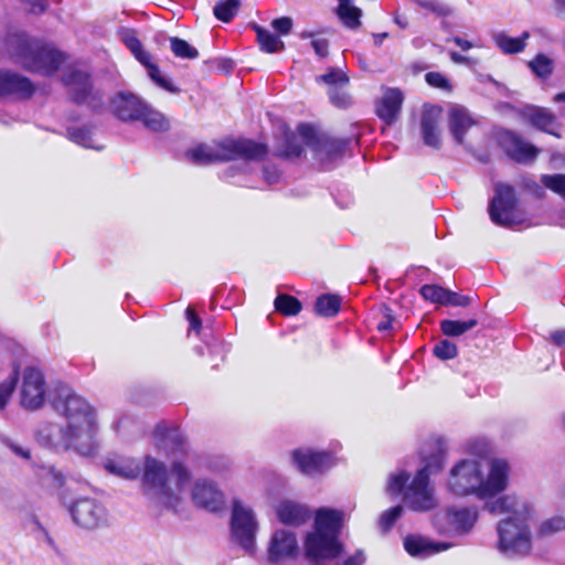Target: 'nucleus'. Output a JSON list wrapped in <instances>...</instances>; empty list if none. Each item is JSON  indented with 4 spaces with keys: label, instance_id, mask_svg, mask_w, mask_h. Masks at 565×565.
<instances>
[{
    "label": "nucleus",
    "instance_id": "obj_17",
    "mask_svg": "<svg viewBox=\"0 0 565 565\" xmlns=\"http://www.w3.org/2000/svg\"><path fill=\"white\" fill-rule=\"evenodd\" d=\"M500 145L511 159L521 163L533 161L539 153L536 147L526 142L513 131L502 132L500 135Z\"/></svg>",
    "mask_w": 565,
    "mask_h": 565
},
{
    "label": "nucleus",
    "instance_id": "obj_57",
    "mask_svg": "<svg viewBox=\"0 0 565 565\" xmlns=\"http://www.w3.org/2000/svg\"><path fill=\"white\" fill-rule=\"evenodd\" d=\"M297 131L305 145L316 149L318 148L320 142H318V137L312 126L308 124H300L297 128Z\"/></svg>",
    "mask_w": 565,
    "mask_h": 565
},
{
    "label": "nucleus",
    "instance_id": "obj_16",
    "mask_svg": "<svg viewBox=\"0 0 565 565\" xmlns=\"http://www.w3.org/2000/svg\"><path fill=\"white\" fill-rule=\"evenodd\" d=\"M518 114L522 119L530 122L536 129L553 135L557 138L561 137V135L556 131V129L559 127V124L555 114L550 109L534 105H525L518 109Z\"/></svg>",
    "mask_w": 565,
    "mask_h": 565
},
{
    "label": "nucleus",
    "instance_id": "obj_26",
    "mask_svg": "<svg viewBox=\"0 0 565 565\" xmlns=\"http://www.w3.org/2000/svg\"><path fill=\"white\" fill-rule=\"evenodd\" d=\"M451 545L449 543H433L422 536L408 535L404 539L406 552L414 557H428L441 551H446Z\"/></svg>",
    "mask_w": 565,
    "mask_h": 565
},
{
    "label": "nucleus",
    "instance_id": "obj_58",
    "mask_svg": "<svg viewBox=\"0 0 565 565\" xmlns=\"http://www.w3.org/2000/svg\"><path fill=\"white\" fill-rule=\"evenodd\" d=\"M328 94L330 102L335 107L347 108L350 105V96L342 90V87H330Z\"/></svg>",
    "mask_w": 565,
    "mask_h": 565
},
{
    "label": "nucleus",
    "instance_id": "obj_1",
    "mask_svg": "<svg viewBox=\"0 0 565 565\" xmlns=\"http://www.w3.org/2000/svg\"><path fill=\"white\" fill-rule=\"evenodd\" d=\"M51 404L66 418L67 425L42 424L34 434L38 444L47 449L74 448L84 456L94 455L98 448L97 424L94 408L88 402L70 387L61 386Z\"/></svg>",
    "mask_w": 565,
    "mask_h": 565
},
{
    "label": "nucleus",
    "instance_id": "obj_12",
    "mask_svg": "<svg viewBox=\"0 0 565 565\" xmlns=\"http://www.w3.org/2000/svg\"><path fill=\"white\" fill-rule=\"evenodd\" d=\"M45 385L44 375L39 369L25 367L22 376L21 405L31 411L42 407L45 401Z\"/></svg>",
    "mask_w": 565,
    "mask_h": 565
},
{
    "label": "nucleus",
    "instance_id": "obj_9",
    "mask_svg": "<svg viewBox=\"0 0 565 565\" xmlns=\"http://www.w3.org/2000/svg\"><path fill=\"white\" fill-rule=\"evenodd\" d=\"M449 490L457 495L476 494L481 498V466L477 460L465 459L450 471Z\"/></svg>",
    "mask_w": 565,
    "mask_h": 565
},
{
    "label": "nucleus",
    "instance_id": "obj_2",
    "mask_svg": "<svg viewBox=\"0 0 565 565\" xmlns=\"http://www.w3.org/2000/svg\"><path fill=\"white\" fill-rule=\"evenodd\" d=\"M344 513L334 509H319L315 518V526L306 535L303 558L308 565H363L365 554L362 550L344 557V545L340 534Z\"/></svg>",
    "mask_w": 565,
    "mask_h": 565
},
{
    "label": "nucleus",
    "instance_id": "obj_61",
    "mask_svg": "<svg viewBox=\"0 0 565 565\" xmlns=\"http://www.w3.org/2000/svg\"><path fill=\"white\" fill-rule=\"evenodd\" d=\"M381 312L383 315V320L379 322L377 324V329L379 331H388L393 328V322H394V315H393V310L387 307L386 305H383L381 307Z\"/></svg>",
    "mask_w": 565,
    "mask_h": 565
},
{
    "label": "nucleus",
    "instance_id": "obj_55",
    "mask_svg": "<svg viewBox=\"0 0 565 565\" xmlns=\"http://www.w3.org/2000/svg\"><path fill=\"white\" fill-rule=\"evenodd\" d=\"M446 291L447 289L437 285H424L420 288V295L423 298L440 305H444Z\"/></svg>",
    "mask_w": 565,
    "mask_h": 565
},
{
    "label": "nucleus",
    "instance_id": "obj_28",
    "mask_svg": "<svg viewBox=\"0 0 565 565\" xmlns=\"http://www.w3.org/2000/svg\"><path fill=\"white\" fill-rule=\"evenodd\" d=\"M33 472L42 487L50 490H58L65 484V475L54 466L38 465L32 466Z\"/></svg>",
    "mask_w": 565,
    "mask_h": 565
},
{
    "label": "nucleus",
    "instance_id": "obj_40",
    "mask_svg": "<svg viewBox=\"0 0 565 565\" xmlns=\"http://www.w3.org/2000/svg\"><path fill=\"white\" fill-rule=\"evenodd\" d=\"M162 446L164 448L171 449L172 454H181L186 455L188 448H186V441L184 436L177 429H169L166 431L163 439H162Z\"/></svg>",
    "mask_w": 565,
    "mask_h": 565
},
{
    "label": "nucleus",
    "instance_id": "obj_30",
    "mask_svg": "<svg viewBox=\"0 0 565 565\" xmlns=\"http://www.w3.org/2000/svg\"><path fill=\"white\" fill-rule=\"evenodd\" d=\"M138 120H140L147 129L154 132H164L170 129L169 119L146 102Z\"/></svg>",
    "mask_w": 565,
    "mask_h": 565
},
{
    "label": "nucleus",
    "instance_id": "obj_20",
    "mask_svg": "<svg viewBox=\"0 0 565 565\" xmlns=\"http://www.w3.org/2000/svg\"><path fill=\"white\" fill-rule=\"evenodd\" d=\"M298 551V542L295 533L287 530H277L269 544L268 561L278 564L287 557L295 556Z\"/></svg>",
    "mask_w": 565,
    "mask_h": 565
},
{
    "label": "nucleus",
    "instance_id": "obj_11",
    "mask_svg": "<svg viewBox=\"0 0 565 565\" xmlns=\"http://www.w3.org/2000/svg\"><path fill=\"white\" fill-rule=\"evenodd\" d=\"M516 206L514 189L505 183L494 185V195L489 204L491 221L500 226L509 227L514 223L513 213Z\"/></svg>",
    "mask_w": 565,
    "mask_h": 565
},
{
    "label": "nucleus",
    "instance_id": "obj_54",
    "mask_svg": "<svg viewBox=\"0 0 565 565\" xmlns=\"http://www.w3.org/2000/svg\"><path fill=\"white\" fill-rule=\"evenodd\" d=\"M434 354L440 360H450L457 356V345L449 340H441L434 347Z\"/></svg>",
    "mask_w": 565,
    "mask_h": 565
},
{
    "label": "nucleus",
    "instance_id": "obj_53",
    "mask_svg": "<svg viewBox=\"0 0 565 565\" xmlns=\"http://www.w3.org/2000/svg\"><path fill=\"white\" fill-rule=\"evenodd\" d=\"M148 75L162 89L172 94L180 92V89L174 86L169 78L161 74V71L158 66H149Z\"/></svg>",
    "mask_w": 565,
    "mask_h": 565
},
{
    "label": "nucleus",
    "instance_id": "obj_13",
    "mask_svg": "<svg viewBox=\"0 0 565 565\" xmlns=\"http://www.w3.org/2000/svg\"><path fill=\"white\" fill-rule=\"evenodd\" d=\"M404 503L414 511H428L436 507L437 502L429 487V481L424 472H417L411 484L405 489Z\"/></svg>",
    "mask_w": 565,
    "mask_h": 565
},
{
    "label": "nucleus",
    "instance_id": "obj_33",
    "mask_svg": "<svg viewBox=\"0 0 565 565\" xmlns=\"http://www.w3.org/2000/svg\"><path fill=\"white\" fill-rule=\"evenodd\" d=\"M0 444L18 459L28 463L31 468L35 463L30 447L18 438L8 435H0Z\"/></svg>",
    "mask_w": 565,
    "mask_h": 565
},
{
    "label": "nucleus",
    "instance_id": "obj_25",
    "mask_svg": "<svg viewBox=\"0 0 565 565\" xmlns=\"http://www.w3.org/2000/svg\"><path fill=\"white\" fill-rule=\"evenodd\" d=\"M276 514L281 523L289 526H300L311 518L306 505L290 500L281 501L276 507Z\"/></svg>",
    "mask_w": 565,
    "mask_h": 565
},
{
    "label": "nucleus",
    "instance_id": "obj_42",
    "mask_svg": "<svg viewBox=\"0 0 565 565\" xmlns=\"http://www.w3.org/2000/svg\"><path fill=\"white\" fill-rule=\"evenodd\" d=\"M419 8L434 13L437 18H447L454 14L455 9L440 0H413Z\"/></svg>",
    "mask_w": 565,
    "mask_h": 565
},
{
    "label": "nucleus",
    "instance_id": "obj_32",
    "mask_svg": "<svg viewBox=\"0 0 565 565\" xmlns=\"http://www.w3.org/2000/svg\"><path fill=\"white\" fill-rule=\"evenodd\" d=\"M477 511L470 508H454L448 510V516L451 524L455 526L456 531L460 533H467L473 527L477 521Z\"/></svg>",
    "mask_w": 565,
    "mask_h": 565
},
{
    "label": "nucleus",
    "instance_id": "obj_15",
    "mask_svg": "<svg viewBox=\"0 0 565 565\" xmlns=\"http://www.w3.org/2000/svg\"><path fill=\"white\" fill-rule=\"evenodd\" d=\"M292 462L297 469L307 476L322 473L333 465L328 452H318L310 449H296L292 451Z\"/></svg>",
    "mask_w": 565,
    "mask_h": 565
},
{
    "label": "nucleus",
    "instance_id": "obj_48",
    "mask_svg": "<svg viewBox=\"0 0 565 565\" xmlns=\"http://www.w3.org/2000/svg\"><path fill=\"white\" fill-rule=\"evenodd\" d=\"M317 82H323L330 87H343L349 83L348 75L340 68H330L328 73L317 77Z\"/></svg>",
    "mask_w": 565,
    "mask_h": 565
},
{
    "label": "nucleus",
    "instance_id": "obj_49",
    "mask_svg": "<svg viewBox=\"0 0 565 565\" xmlns=\"http://www.w3.org/2000/svg\"><path fill=\"white\" fill-rule=\"evenodd\" d=\"M18 383V370L14 369L12 374L2 383H0V411L4 409Z\"/></svg>",
    "mask_w": 565,
    "mask_h": 565
},
{
    "label": "nucleus",
    "instance_id": "obj_34",
    "mask_svg": "<svg viewBox=\"0 0 565 565\" xmlns=\"http://www.w3.org/2000/svg\"><path fill=\"white\" fill-rule=\"evenodd\" d=\"M446 450L440 439L435 441L434 452L425 458L424 467L418 472H424L429 481V476L439 472L445 463Z\"/></svg>",
    "mask_w": 565,
    "mask_h": 565
},
{
    "label": "nucleus",
    "instance_id": "obj_31",
    "mask_svg": "<svg viewBox=\"0 0 565 565\" xmlns=\"http://www.w3.org/2000/svg\"><path fill=\"white\" fill-rule=\"evenodd\" d=\"M529 38L530 34L527 31H524L519 38H511L504 32L494 33L492 36L495 45L504 54H516L523 52Z\"/></svg>",
    "mask_w": 565,
    "mask_h": 565
},
{
    "label": "nucleus",
    "instance_id": "obj_41",
    "mask_svg": "<svg viewBox=\"0 0 565 565\" xmlns=\"http://www.w3.org/2000/svg\"><path fill=\"white\" fill-rule=\"evenodd\" d=\"M67 136L68 138L85 148H93V149H100V147H97L93 142V131L90 127L84 126V127H71L67 129Z\"/></svg>",
    "mask_w": 565,
    "mask_h": 565
},
{
    "label": "nucleus",
    "instance_id": "obj_36",
    "mask_svg": "<svg viewBox=\"0 0 565 565\" xmlns=\"http://www.w3.org/2000/svg\"><path fill=\"white\" fill-rule=\"evenodd\" d=\"M477 326V319H468L465 321L445 319L440 321V330L443 334L450 338L460 337Z\"/></svg>",
    "mask_w": 565,
    "mask_h": 565
},
{
    "label": "nucleus",
    "instance_id": "obj_46",
    "mask_svg": "<svg viewBox=\"0 0 565 565\" xmlns=\"http://www.w3.org/2000/svg\"><path fill=\"white\" fill-rule=\"evenodd\" d=\"M529 67L541 78H547L553 73V61L544 54H537L529 63Z\"/></svg>",
    "mask_w": 565,
    "mask_h": 565
},
{
    "label": "nucleus",
    "instance_id": "obj_63",
    "mask_svg": "<svg viewBox=\"0 0 565 565\" xmlns=\"http://www.w3.org/2000/svg\"><path fill=\"white\" fill-rule=\"evenodd\" d=\"M311 45L319 57H326L329 53V42L326 39H316Z\"/></svg>",
    "mask_w": 565,
    "mask_h": 565
},
{
    "label": "nucleus",
    "instance_id": "obj_59",
    "mask_svg": "<svg viewBox=\"0 0 565 565\" xmlns=\"http://www.w3.org/2000/svg\"><path fill=\"white\" fill-rule=\"evenodd\" d=\"M471 301H472L471 297L466 296V295H460L458 292L447 289L444 305L465 308V307H468L471 303Z\"/></svg>",
    "mask_w": 565,
    "mask_h": 565
},
{
    "label": "nucleus",
    "instance_id": "obj_5",
    "mask_svg": "<svg viewBox=\"0 0 565 565\" xmlns=\"http://www.w3.org/2000/svg\"><path fill=\"white\" fill-rule=\"evenodd\" d=\"M267 146L250 139H228L217 145L201 143L186 151V158L194 164L205 166L237 159L263 160Z\"/></svg>",
    "mask_w": 565,
    "mask_h": 565
},
{
    "label": "nucleus",
    "instance_id": "obj_7",
    "mask_svg": "<svg viewBox=\"0 0 565 565\" xmlns=\"http://www.w3.org/2000/svg\"><path fill=\"white\" fill-rule=\"evenodd\" d=\"M258 523L254 511L235 499L232 507L231 532L233 540L247 553L255 550Z\"/></svg>",
    "mask_w": 565,
    "mask_h": 565
},
{
    "label": "nucleus",
    "instance_id": "obj_10",
    "mask_svg": "<svg viewBox=\"0 0 565 565\" xmlns=\"http://www.w3.org/2000/svg\"><path fill=\"white\" fill-rule=\"evenodd\" d=\"M73 522L85 530H95L108 524L105 505L93 498H79L68 505Z\"/></svg>",
    "mask_w": 565,
    "mask_h": 565
},
{
    "label": "nucleus",
    "instance_id": "obj_18",
    "mask_svg": "<svg viewBox=\"0 0 565 565\" xmlns=\"http://www.w3.org/2000/svg\"><path fill=\"white\" fill-rule=\"evenodd\" d=\"M145 100L129 92H119L110 100V109L115 117L121 121L139 119Z\"/></svg>",
    "mask_w": 565,
    "mask_h": 565
},
{
    "label": "nucleus",
    "instance_id": "obj_39",
    "mask_svg": "<svg viewBox=\"0 0 565 565\" xmlns=\"http://www.w3.org/2000/svg\"><path fill=\"white\" fill-rule=\"evenodd\" d=\"M302 153V147L298 137L291 131L284 132V142L277 150V156L282 158H299Z\"/></svg>",
    "mask_w": 565,
    "mask_h": 565
},
{
    "label": "nucleus",
    "instance_id": "obj_23",
    "mask_svg": "<svg viewBox=\"0 0 565 565\" xmlns=\"http://www.w3.org/2000/svg\"><path fill=\"white\" fill-rule=\"evenodd\" d=\"M104 468L116 477L130 480L137 479L141 472L139 460L119 455L107 457L104 460Z\"/></svg>",
    "mask_w": 565,
    "mask_h": 565
},
{
    "label": "nucleus",
    "instance_id": "obj_37",
    "mask_svg": "<svg viewBox=\"0 0 565 565\" xmlns=\"http://www.w3.org/2000/svg\"><path fill=\"white\" fill-rule=\"evenodd\" d=\"M348 145V139H327L319 143L317 151L321 159L334 160L344 153Z\"/></svg>",
    "mask_w": 565,
    "mask_h": 565
},
{
    "label": "nucleus",
    "instance_id": "obj_21",
    "mask_svg": "<svg viewBox=\"0 0 565 565\" xmlns=\"http://www.w3.org/2000/svg\"><path fill=\"white\" fill-rule=\"evenodd\" d=\"M192 499L198 507L210 511H218L224 503V495L216 484L210 480H198L192 490Z\"/></svg>",
    "mask_w": 565,
    "mask_h": 565
},
{
    "label": "nucleus",
    "instance_id": "obj_6",
    "mask_svg": "<svg viewBox=\"0 0 565 565\" xmlns=\"http://www.w3.org/2000/svg\"><path fill=\"white\" fill-rule=\"evenodd\" d=\"M10 45L26 70L43 75L54 74L65 60L60 51L26 34L13 35Z\"/></svg>",
    "mask_w": 565,
    "mask_h": 565
},
{
    "label": "nucleus",
    "instance_id": "obj_44",
    "mask_svg": "<svg viewBox=\"0 0 565 565\" xmlns=\"http://www.w3.org/2000/svg\"><path fill=\"white\" fill-rule=\"evenodd\" d=\"M275 308L285 316H294L301 310V302L292 296L279 295L275 299Z\"/></svg>",
    "mask_w": 565,
    "mask_h": 565
},
{
    "label": "nucleus",
    "instance_id": "obj_52",
    "mask_svg": "<svg viewBox=\"0 0 565 565\" xmlns=\"http://www.w3.org/2000/svg\"><path fill=\"white\" fill-rule=\"evenodd\" d=\"M148 75L162 89L172 94L180 92V89L174 86L169 78L161 74V71L158 66H149Z\"/></svg>",
    "mask_w": 565,
    "mask_h": 565
},
{
    "label": "nucleus",
    "instance_id": "obj_38",
    "mask_svg": "<svg viewBox=\"0 0 565 565\" xmlns=\"http://www.w3.org/2000/svg\"><path fill=\"white\" fill-rule=\"evenodd\" d=\"M315 310L319 316L333 317L340 310V298L335 295H322L317 298Z\"/></svg>",
    "mask_w": 565,
    "mask_h": 565
},
{
    "label": "nucleus",
    "instance_id": "obj_22",
    "mask_svg": "<svg viewBox=\"0 0 565 565\" xmlns=\"http://www.w3.org/2000/svg\"><path fill=\"white\" fill-rule=\"evenodd\" d=\"M34 87L29 78L8 71H0V95L25 99L32 96Z\"/></svg>",
    "mask_w": 565,
    "mask_h": 565
},
{
    "label": "nucleus",
    "instance_id": "obj_43",
    "mask_svg": "<svg viewBox=\"0 0 565 565\" xmlns=\"http://www.w3.org/2000/svg\"><path fill=\"white\" fill-rule=\"evenodd\" d=\"M241 0H220L214 9V15L222 22H230L236 14Z\"/></svg>",
    "mask_w": 565,
    "mask_h": 565
},
{
    "label": "nucleus",
    "instance_id": "obj_50",
    "mask_svg": "<svg viewBox=\"0 0 565 565\" xmlns=\"http://www.w3.org/2000/svg\"><path fill=\"white\" fill-rule=\"evenodd\" d=\"M561 531H565V518L556 515L541 523L539 534L541 536H548Z\"/></svg>",
    "mask_w": 565,
    "mask_h": 565
},
{
    "label": "nucleus",
    "instance_id": "obj_14",
    "mask_svg": "<svg viewBox=\"0 0 565 565\" xmlns=\"http://www.w3.org/2000/svg\"><path fill=\"white\" fill-rule=\"evenodd\" d=\"M510 466L505 459L494 458L490 461L487 479L481 475V499L491 498L508 487Z\"/></svg>",
    "mask_w": 565,
    "mask_h": 565
},
{
    "label": "nucleus",
    "instance_id": "obj_45",
    "mask_svg": "<svg viewBox=\"0 0 565 565\" xmlns=\"http://www.w3.org/2000/svg\"><path fill=\"white\" fill-rule=\"evenodd\" d=\"M171 51L177 57L194 60L199 56L198 50L190 45L185 40L177 36L170 38Z\"/></svg>",
    "mask_w": 565,
    "mask_h": 565
},
{
    "label": "nucleus",
    "instance_id": "obj_35",
    "mask_svg": "<svg viewBox=\"0 0 565 565\" xmlns=\"http://www.w3.org/2000/svg\"><path fill=\"white\" fill-rule=\"evenodd\" d=\"M253 29L257 34V41L262 51L266 53H277L285 49L284 42L274 33L257 24H254Z\"/></svg>",
    "mask_w": 565,
    "mask_h": 565
},
{
    "label": "nucleus",
    "instance_id": "obj_24",
    "mask_svg": "<svg viewBox=\"0 0 565 565\" xmlns=\"http://www.w3.org/2000/svg\"><path fill=\"white\" fill-rule=\"evenodd\" d=\"M404 96L398 88H387L376 105L377 116L387 125H392L402 108Z\"/></svg>",
    "mask_w": 565,
    "mask_h": 565
},
{
    "label": "nucleus",
    "instance_id": "obj_19",
    "mask_svg": "<svg viewBox=\"0 0 565 565\" xmlns=\"http://www.w3.org/2000/svg\"><path fill=\"white\" fill-rule=\"evenodd\" d=\"M441 108L433 105H425L420 118V130L423 141L427 147L439 149L441 147V135L439 121Z\"/></svg>",
    "mask_w": 565,
    "mask_h": 565
},
{
    "label": "nucleus",
    "instance_id": "obj_27",
    "mask_svg": "<svg viewBox=\"0 0 565 565\" xmlns=\"http://www.w3.org/2000/svg\"><path fill=\"white\" fill-rule=\"evenodd\" d=\"M473 120L467 109L454 107L449 113V130L458 145H461L466 132L472 127Z\"/></svg>",
    "mask_w": 565,
    "mask_h": 565
},
{
    "label": "nucleus",
    "instance_id": "obj_64",
    "mask_svg": "<svg viewBox=\"0 0 565 565\" xmlns=\"http://www.w3.org/2000/svg\"><path fill=\"white\" fill-rule=\"evenodd\" d=\"M124 42L132 54L140 51L142 47L141 42L132 33H127L124 36Z\"/></svg>",
    "mask_w": 565,
    "mask_h": 565
},
{
    "label": "nucleus",
    "instance_id": "obj_29",
    "mask_svg": "<svg viewBox=\"0 0 565 565\" xmlns=\"http://www.w3.org/2000/svg\"><path fill=\"white\" fill-rule=\"evenodd\" d=\"M334 13L345 28L358 30L361 26L363 11L352 0H338Z\"/></svg>",
    "mask_w": 565,
    "mask_h": 565
},
{
    "label": "nucleus",
    "instance_id": "obj_51",
    "mask_svg": "<svg viewBox=\"0 0 565 565\" xmlns=\"http://www.w3.org/2000/svg\"><path fill=\"white\" fill-rule=\"evenodd\" d=\"M403 507L402 505H395L386 511H384L379 520L380 527L387 532L392 529L396 520L402 515L403 513Z\"/></svg>",
    "mask_w": 565,
    "mask_h": 565
},
{
    "label": "nucleus",
    "instance_id": "obj_8",
    "mask_svg": "<svg viewBox=\"0 0 565 565\" xmlns=\"http://www.w3.org/2000/svg\"><path fill=\"white\" fill-rule=\"evenodd\" d=\"M63 83L74 103L87 104L94 111L103 109V96L99 90L93 88L88 73L74 68L67 70L63 75Z\"/></svg>",
    "mask_w": 565,
    "mask_h": 565
},
{
    "label": "nucleus",
    "instance_id": "obj_4",
    "mask_svg": "<svg viewBox=\"0 0 565 565\" xmlns=\"http://www.w3.org/2000/svg\"><path fill=\"white\" fill-rule=\"evenodd\" d=\"M171 472L177 478L174 488L169 484L166 465L151 456H146L142 476L143 493L158 504L174 510L180 501L179 493L190 482L191 475L177 459L172 462Z\"/></svg>",
    "mask_w": 565,
    "mask_h": 565
},
{
    "label": "nucleus",
    "instance_id": "obj_3",
    "mask_svg": "<svg viewBox=\"0 0 565 565\" xmlns=\"http://www.w3.org/2000/svg\"><path fill=\"white\" fill-rule=\"evenodd\" d=\"M484 509L493 514H508L497 526L498 548L507 555H526L532 547L530 520L533 515L532 505L524 499L509 494L489 500Z\"/></svg>",
    "mask_w": 565,
    "mask_h": 565
},
{
    "label": "nucleus",
    "instance_id": "obj_62",
    "mask_svg": "<svg viewBox=\"0 0 565 565\" xmlns=\"http://www.w3.org/2000/svg\"><path fill=\"white\" fill-rule=\"evenodd\" d=\"M271 26L280 35H287L292 29V19L289 17H281L273 20Z\"/></svg>",
    "mask_w": 565,
    "mask_h": 565
},
{
    "label": "nucleus",
    "instance_id": "obj_47",
    "mask_svg": "<svg viewBox=\"0 0 565 565\" xmlns=\"http://www.w3.org/2000/svg\"><path fill=\"white\" fill-rule=\"evenodd\" d=\"M542 184L565 200V174H543Z\"/></svg>",
    "mask_w": 565,
    "mask_h": 565
},
{
    "label": "nucleus",
    "instance_id": "obj_60",
    "mask_svg": "<svg viewBox=\"0 0 565 565\" xmlns=\"http://www.w3.org/2000/svg\"><path fill=\"white\" fill-rule=\"evenodd\" d=\"M426 82L437 88L447 89L451 88L449 81L438 72H429L425 75Z\"/></svg>",
    "mask_w": 565,
    "mask_h": 565
},
{
    "label": "nucleus",
    "instance_id": "obj_56",
    "mask_svg": "<svg viewBox=\"0 0 565 565\" xmlns=\"http://www.w3.org/2000/svg\"><path fill=\"white\" fill-rule=\"evenodd\" d=\"M408 479L409 475L404 471L396 475H392L390 477L386 491L391 495H399L402 491L405 489V484L408 481Z\"/></svg>",
    "mask_w": 565,
    "mask_h": 565
}]
</instances>
